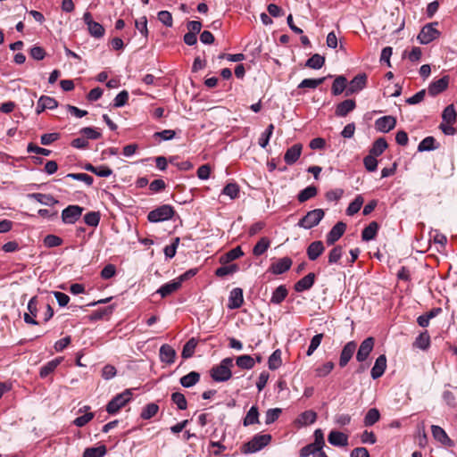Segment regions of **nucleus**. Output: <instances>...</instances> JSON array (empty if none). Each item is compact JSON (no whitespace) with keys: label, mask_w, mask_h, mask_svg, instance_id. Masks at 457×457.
I'll return each instance as SVG.
<instances>
[{"label":"nucleus","mask_w":457,"mask_h":457,"mask_svg":"<svg viewBox=\"0 0 457 457\" xmlns=\"http://www.w3.org/2000/svg\"><path fill=\"white\" fill-rule=\"evenodd\" d=\"M234 366L233 359L224 358L210 370V376L215 382H226L232 377L231 368Z\"/></svg>","instance_id":"1"},{"label":"nucleus","mask_w":457,"mask_h":457,"mask_svg":"<svg viewBox=\"0 0 457 457\" xmlns=\"http://www.w3.org/2000/svg\"><path fill=\"white\" fill-rule=\"evenodd\" d=\"M271 438L270 434H257L249 442L243 445L241 452L248 454L261 451L270 443Z\"/></svg>","instance_id":"2"},{"label":"nucleus","mask_w":457,"mask_h":457,"mask_svg":"<svg viewBox=\"0 0 457 457\" xmlns=\"http://www.w3.org/2000/svg\"><path fill=\"white\" fill-rule=\"evenodd\" d=\"M132 398L131 389H126L122 393L113 397L106 405V411L109 414L117 413Z\"/></svg>","instance_id":"3"},{"label":"nucleus","mask_w":457,"mask_h":457,"mask_svg":"<svg viewBox=\"0 0 457 457\" xmlns=\"http://www.w3.org/2000/svg\"><path fill=\"white\" fill-rule=\"evenodd\" d=\"M324 211L322 209H314L308 212L299 221L300 228L310 229L317 226L324 217Z\"/></svg>","instance_id":"4"},{"label":"nucleus","mask_w":457,"mask_h":457,"mask_svg":"<svg viewBox=\"0 0 457 457\" xmlns=\"http://www.w3.org/2000/svg\"><path fill=\"white\" fill-rule=\"evenodd\" d=\"M174 215V209L169 204H163L153 211L147 215L150 222L156 223L170 220Z\"/></svg>","instance_id":"5"},{"label":"nucleus","mask_w":457,"mask_h":457,"mask_svg":"<svg viewBox=\"0 0 457 457\" xmlns=\"http://www.w3.org/2000/svg\"><path fill=\"white\" fill-rule=\"evenodd\" d=\"M437 22L428 23L425 25L417 38L422 45H427L436 39L440 36V32L436 29Z\"/></svg>","instance_id":"6"},{"label":"nucleus","mask_w":457,"mask_h":457,"mask_svg":"<svg viewBox=\"0 0 457 457\" xmlns=\"http://www.w3.org/2000/svg\"><path fill=\"white\" fill-rule=\"evenodd\" d=\"M83 208L79 205H69L62 212V220L65 224L75 223L81 216Z\"/></svg>","instance_id":"7"},{"label":"nucleus","mask_w":457,"mask_h":457,"mask_svg":"<svg viewBox=\"0 0 457 457\" xmlns=\"http://www.w3.org/2000/svg\"><path fill=\"white\" fill-rule=\"evenodd\" d=\"M374 343L375 340L371 337H367L361 342L356 354V360L359 362H363L368 359L370 353L373 350Z\"/></svg>","instance_id":"8"},{"label":"nucleus","mask_w":457,"mask_h":457,"mask_svg":"<svg viewBox=\"0 0 457 457\" xmlns=\"http://www.w3.org/2000/svg\"><path fill=\"white\" fill-rule=\"evenodd\" d=\"M366 83L367 75L365 73L356 75L349 83V87L346 90V96L361 91L366 87Z\"/></svg>","instance_id":"9"},{"label":"nucleus","mask_w":457,"mask_h":457,"mask_svg":"<svg viewBox=\"0 0 457 457\" xmlns=\"http://www.w3.org/2000/svg\"><path fill=\"white\" fill-rule=\"evenodd\" d=\"M396 125V119L393 116H383L375 121V128L378 131L387 133Z\"/></svg>","instance_id":"10"},{"label":"nucleus","mask_w":457,"mask_h":457,"mask_svg":"<svg viewBox=\"0 0 457 457\" xmlns=\"http://www.w3.org/2000/svg\"><path fill=\"white\" fill-rule=\"evenodd\" d=\"M345 228V223L338 221L328 233L326 243L328 245H334L344 235Z\"/></svg>","instance_id":"11"},{"label":"nucleus","mask_w":457,"mask_h":457,"mask_svg":"<svg viewBox=\"0 0 457 457\" xmlns=\"http://www.w3.org/2000/svg\"><path fill=\"white\" fill-rule=\"evenodd\" d=\"M356 350V344L354 341L348 342L342 349L339 358V366L344 368L347 365L349 361L352 359Z\"/></svg>","instance_id":"12"},{"label":"nucleus","mask_w":457,"mask_h":457,"mask_svg":"<svg viewBox=\"0 0 457 457\" xmlns=\"http://www.w3.org/2000/svg\"><path fill=\"white\" fill-rule=\"evenodd\" d=\"M244 303L243 290L239 287H236L230 291L228 297V309H238Z\"/></svg>","instance_id":"13"},{"label":"nucleus","mask_w":457,"mask_h":457,"mask_svg":"<svg viewBox=\"0 0 457 457\" xmlns=\"http://www.w3.org/2000/svg\"><path fill=\"white\" fill-rule=\"evenodd\" d=\"M292 266V260L289 257H284L273 262L270 270L275 275H280L288 270Z\"/></svg>","instance_id":"14"},{"label":"nucleus","mask_w":457,"mask_h":457,"mask_svg":"<svg viewBox=\"0 0 457 457\" xmlns=\"http://www.w3.org/2000/svg\"><path fill=\"white\" fill-rule=\"evenodd\" d=\"M448 84H449V77L444 76L443 78H441L436 81H433L428 86V94L430 96H435L442 93L443 91H445L447 88Z\"/></svg>","instance_id":"15"},{"label":"nucleus","mask_w":457,"mask_h":457,"mask_svg":"<svg viewBox=\"0 0 457 457\" xmlns=\"http://www.w3.org/2000/svg\"><path fill=\"white\" fill-rule=\"evenodd\" d=\"M303 146L301 144H295L291 147H289L285 155H284V161L287 164L292 165L299 159L301 154H302Z\"/></svg>","instance_id":"16"},{"label":"nucleus","mask_w":457,"mask_h":457,"mask_svg":"<svg viewBox=\"0 0 457 457\" xmlns=\"http://www.w3.org/2000/svg\"><path fill=\"white\" fill-rule=\"evenodd\" d=\"M328 441L334 446H346L348 445V436L343 432L332 430L328 434Z\"/></svg>","instance_id":"17"},{"label":"nucleus","mask_w":457,"mask_h":457,"mask_svg":"<svg viewBox=\"0 0 457 457\" xmlns=\"http://www.w3.org/2000/svg\"><path fill=\"white\" fill-rule=\"evenodd\" d=\"M355 107H356V104H355L354 100H353V99H346V100L339 103L337 105L336 111H335V114L337 117H345L349 112L353 111L355 109Z\"/></svg>","instance_id":"18"},{"label":"nucleus","mask_w":457,"mask_h":457,"mask_svg":"<svg viewBox=\"0 0 457 457\" xmlns=\"http://www.w3.org/2000/svg\"><path fill=\"white\" fill-rule=\"evenodd\" d=\"M386 368V358L384 354L379 355L377 358L375 364L371 369V372H370L371 378L373 379L379 378L384 374Z\"/></svg>","instance_id":"19"},{"label":"nucleus","mask_w":457,"mask_h":457,"mask_svg":"<svg viewBox=\"0 0 457 457\" xmlns=\"http://www.w3.org/2000/svg\"><path fill=\"white\" fill-rule=\"evenodd\" d=\"M314 281L315 274L311 272L304 276L303 278H302L300 280H298L295 284L294 288L296 292H303L305 290L310 289L313 286Z\"/></svg>","instance_id":"20"},{"label":"nucleus","mask_w":457,"mask_h":457,"mask_svg":"<svg viewBox=\"0 0 457 457\" xmlns=\"http://www.w3.org/2000/svg\"><path fill=\"white\" fill-rule=\"evenodd\" d=\"M325 247L321 241H314L307 247V256L311 261L318 259L324 252Z\"/></svg>","instance_id":"21"},{"label":"nucleus","mask_w":457,"mask_h":457,"mask_svg":"<svg viewBox=\"0 0 457 457\" xmlns=\"http://www.w3.org/2000/svg\"><path fill=\"white\" fill-rule=\"evenodd\" d=\"M176 351L169 345H162L160 348V359L162 362L172 364L175 361Z\"/></svg>","instance_id":"22"},{"label":"nucleus","mask_w":457,"mask_h":457,"mask_svg":"<svg viewBox=\"0 0 457 457\" xmlns=\"http://www.w3.org/2000/svg\"><path fill=\"white\" fill-rule=\"evenodd\" d=\"M431 432L436 440L440 442L441 444L452 446L453 441L450 439V437L447 436L445 431L439 426L432 425L431 426Z\"/></svg>","instance_id":"23"},{"label":"nucleus","mask_w":457,"mask_h":457,"mask_svg":"<svg viewBox=\"0 0 457 457\" xmlns=\"http://www.w3.org/2000/svg\"><path fill=\"white\" fill-rule=\"evenodd\" d=\"M62 360V357H58L43 365L39 370L40 378H46L47 376L53 373L55 370V369L61 364Z\"/></svg>","instance_id":"24"},{"label":"nucleus","mask_w":457,"mask_h":457,"mask_svg":"<svg viewBox=\"0 0 457 457\" xmlns=\"http://www.w3.org/2000/svg\"><path fill=\"white\" fill-rule=\"evenodd\" d=\"M244 255V252L240 246H237L220 257V262L221 264H227L230 262L237 260V258Z\"/></svg>","instance_id":"25"},{"label":"nucleus","mask_w":457,"mask_h":457,"mask_svg":"<svg viewBox=\"0 0 457 457\" xmlns=\"http://www.w3.org/2000/svg\"><path fill=\"white\" fill-rule=\"evenodd\" d=\"M180 282L177 279L168 282L162 285L158 290L157 293L162 295V297H166L171 295L173 292L177 291L180 287Z\"/></svg>","instance_id":"26"},{"label":"nucleus","mask_w":457,"mask_h":457,"mask_svg":"<svg viewBox=\"0 0 457 457\" xmlns=\"http://www.w3.org/2000/svg\"><path fill=\"white\" fill-rule=\"evenodd\" d=\"M200 380V374L196 371H191L188 374L180 378L179 382L184 387H192Z\"/></svg>","instance_id":"27"},{"label":"nucleus","mask_w":457,"mask_h":457,"mask_svg":"<svg viewBox=\"0 0 457 457\" xmlns=\"http://www.w3.org/2000/svg\"><path fill=\"white\" fill-rule=\"evenodd\" d=\"M378 224L377 221H371L361 232V238L363 241H370L375 238L378 230Z\"/></svg>","instance_id":"28"},{"label":"nucleus","mask_w":457,"mask_h":457,"mask_svg":"<svg viewBox=\"0 0 457 457\" xmlns=\"http://www.w3.org/2000/svg\"><path fill=\"white\" fill-rule=\"evenodd\" d=\"M29 197L36 200L41 204L51 206L58 203L51 195H46L41 193H33L29 195Z\"/></svg>","instance_id":"29"},{"label":"nucleus","mask_w":457,"mask_h":457,"mask_svg":"<svg viewBox=\"0 0 457 457\" xmlns=\"http://www.w3.org/2000/svg\"><path fill=\"white\" fill-rule=\"evenodd\" d=\"M287 294L288 292L286 286L281 285L273 291L270 302L275 304H279L285 300Z\"/></svg>","instance_id":"30"},{"label":"nucleus","mask_w":457,"mask_h":457,"mask_svg":"<svg viewBox=\"0 0 457 457\" xmlns=\"http://www.w3.org/2000/svg\"><path fill=\"white\" fill-rule=\"evenodd\" d=\"M236 364L241 369L251 370L254 367L255 361L252 356L244 354L236 359Z\"/></svg>","instance_id":"31"},{"label":"nucleus","mask_w":457,"mask_h":457,"mask_svg":"<svg viewBox=\"0 0 457 457\" xmlns=\"http://www.w3.org/2000/svg\"><path fill=\"white\" fill-rule=\"evenodd\" d=\"M380 419V413L379 411L377 408H371L370 409L364 419L363 423L366 427L373 426L375 423H377Z\"/></svg>","instance_id":"32"},{"label":"nucleus","mask_w":457,"mask_h":457,"mask_svg":"<svg viewBox=\"0 0 457 457\" xmlns=\"http://www.w3.org/2000/svg\"><path fill=\"white\" fill-rule=\"evenodd\" d=\"M197 343V340L195 337H192L184 345L181 353L183 359H188L194 355Z\"/></svg>","instance_id":"33"},{"label":"nucleus","mask_w":457,"mask_h":457,"mask_svg":"<svg viewBox=\"0 0 457 457\" xmlns=\"http://www.w3.org/2000/svg\"><path fill=\"white\" fill-rule=\"evenodd\" d=\"M347 79L344 76H337L332 85V94L334 96H338L344 92L346 88Z\"/></svg>","instance_id":"34"},{"label":"nucleus","mask_w":457,"mask_h":457,"mask_svg":"<svg viewBox=\"0 0 457 457\" xmlns=\"http://www.w3.org/2000/svg\"><path fill=\"white\" fill-rule=\"evenodd\" d=\"M243 423L245 427L259 423V411L256 406H252L250 408L244 419Z\"/></svg>","instance_id":"35"},{"label":"nucleus","mask_w":457,"mask_h":457,"mask_svg":"<svg viewBox=\"0 0 457 457\" xmlns=\"http://www.w3.org/2000/svg\"><path fill=\"white\" fill-rule=\"evenodd\" d=\"M456 111L453 106V104H450L446 106L442 113V119L443 122L449 123V124H454L456 121Z\"/></svg>","instance_id":"36"},{"label":"nucleus","mask_w":457,"mask_h":457,"mask_svg":"<svg viewBox=\"0 0 457 457\" xmlns=\"http://www.w3.org/2000/svg\"><path fill=\"white\" fill-rule=\"evenodd\" d=\"M324 63L325 57L319 54H315L306 61L305 66L311 69L319 70L324 65Z\"/></svg>","instance_id":"37"},{"label":"nucleus","mask_w":457,"mask_h":457,"mask_svg":"<svg viewBox=\"0 0 457 457\" xmlns=\"http://www.w3.org/2000/svg\"><path fill=\"white\" fill-rule=\"evenodd\" d=\"M270 245V241L268 237H262L257 244L253 246V253L255 256L263 254Z\"/></svg>","instance_id":"38"},{"label":"nucleus","mask_w":457,"mask_h":457,"mask_svg":"<svg viewBox=\"0 0 457 457\" xmlns=\"http://www.w3.org/2000/svg\"><path fill=\"white\" fill-rule=\"evenodd\" d=\"M106 453V446L102 445L96 447L86 448L83 457H104Z\"/></svg>","instance_id":"39"},{"label":"nucleus","mask_w":457,"mask_h":457,"mask_svg":"<svg viewBox=\"0 0 457 457\" xmlns=\"http://www.w3.org/2000/svg\"><path fill=\"white\" fill-rule=\"evenodd\" d=\"M387 143L384 137L378 138L372 145L370 154L379 156L387 148Z\"/></svg>","instance_id":"40"},{"label":"nucleus","mask_w":457,"mask_h":457,"mask_svg":"<svg viewBox=\"0 0 457 457\" xmlns=\"http://www.w3.org/2000/svg\"><path fill=\"white\" fill-rule=\"evenodd\" d=\"M158 411L159 406L156 403H148L143 408L140 417L143 420H150L151 418L154 417L157 414Z\"/></svg>","instance_id":"41"},{"label":"nucleus","mask_w":457,"mask_h":457,"mask_svg":"<svg viewBox=\"0 0 457 457\" xmlns=\"http://www.w3.org/2000/svg\"><path fill=\"white\" fill-rule=\"evenodd\" d=\"M430 345V337L427 331L420 333L415 339L413 345L421 350H426Z\"/></svg>","instance_id":"42"},{"label":"nucleus","mask_w":457,"mask_h":457,"mask_svg":"<svg viewBox=\"0 0 457 457\" xmlns=\"http://www.w3.org/2000/svg\"><path fill=\"white\" fill-rule=\"evenodd\" d=\"M436 139L434 137H427L418 145L419 152L432 151L438 148V145H435Z\"/></svg>","instance_id":"43"},{"label":"nucleus","mask_w":457,"mask_h":457,"mask_svg":"<svg viewBox=\"0 0 457 457\" xmlns=\"http://www.w3.org/2000/svg\"><path fill=\"white\" fill-rule=\"evenodd\" d=\"M326 78L304 79L298 85V88H316L325 81Z\"/></svg>","instance_id":"44"},{"label":"nucleus","mask_w":457,"mask_h":457,"mask_svg":"<svg viewBox=\"0 0 457 457\" xmlns=\"http://www.w3.org/2000/svg\"><path fill=\"white\" fill-rule=\"evenodd\" d=\"M363 197L361 195H357L354 200L350 203L346 209V214L349 216H353L355 213H357L360 209L361 208V205L363 204Z\"/></svg>","instance_id":"45"},{"label":"nucleus","mask_w":457,"mask_h":457,"mask_svg":"<svg viewBox=\"0 0 457 457\" xmlns=\"http://www.w3.org/2000/svg\"><path fill=\"white\" fill-rule=\"evenodd\" d=\"M317 195V188L314 186H309L303 189L297 195V199L300 203H303Z\"/></svg>","instance_id":"46"},{"label":"nucleus","mask_w":457,"mask_h":457,"mask_svg":"<svg viewBox=\"0 0 457 457\" xmlns=\"http://www.w3.org/2000/svg\"><path fill=\"white\" fill-rule=\"evenodd\" d=\"M282 363L281 360V351L277 349L274 351L271 355L269 357L268 365L270 370H277L280 367Z\"/></svg>","instance_id":"47"},{"label":"nucleus","mask_w":457,"mask_h":457,"mask_svg":"<svg viewBox=\"0 0 457 457\" xmlns=\"http://www.w3.org/2000/svg\"><path fill=\"white\" fill-rule=\"evenodd\" d=\"M87 29L89 34L96 38H100L104 35V28L98 22L94 21L88 24Z\"/></svg>","instance_id":"48"},{"label":"nucleus","mask_w":457,"mask_h":457,"mask_svg":"<svg viewBox=\"0 0 457 457\" xmlns=\"http://www.w3.org/2000/svg\"><path fill=\"white\" fill-rule=\"evenodd\" d=\"M238 265L237 264H231L228 266H226V264H223V266L218 268L215 270V275L217 277L222 278L229 274H233L238 270Z\"/></svg>","instance_id":"49"},{"label":"nucleus","mask_w":457,"mask_h":457,"mask_svg":"<svg viewBox=\"0 0 457 457\" xmlns=\"http://www.w3.org/2000/svg\"><path fill=\"white\" fill-rule=\"evenodd\" d=\"M316 419H317V413L313 411H303L300 417H299V420L298 421L302 424V425H309V424H312L316 421Z\"/></svg>","instance_id":"50"},{"label":"nucleus","mask_w":457,"mask_h":457,"mask_svg":"<svg viewBox=\"0 0 457 457\" xmlns=\"http://www.w3.org/2000/svg\"><path fill=\"white\" fill-rule=\"evenodd\" d=\"M171 401L177 405L179 410L184 411L187 407L185 395L179 392H175L171 395Z\"/></svg>","instance_id":"51"},{"label":"nucleus","mask_w":457,"mask_h":457,"mask_svg":"<svg viewBox=\"0 0 457 457\" xmlns=\"http://www.w3.org/2000/svg\"><path fill=\"white\" fill-rule=\"evenodd\" d=\"M65 178L82 181L88 187L91 186L94 182V179L87 173H69L65 176Z\"/></svg>","instance_id":"52"},{"label":"nucleus","mask_w":457,"mask_h":457,"mask_svg":"<svg viewBox=\"0 0 457 457\" xmlns=\"http://www.w3.org/2000/svg\"><path fill=\"white\" fill-rule=\"evenodd\" d=\"M222 193L229 196L230 199H236L239 194V187L236 183H228L224 187Z\"/></svg>","instance_id":"53"},{"label":"nucleus","mask_w":457,"mask_h":457,"mask_svg":"<svg viewBox=\"0 0 457 457\" xmlns=\"http://www.w3.org/2000/svg\"><path fill=\"white\" fill-rule=\"evenodd\" d=\"M281 412L282 411L279 408L269 409L265 413V424L270 425L275 422L278 419Z\"/></svg>","instance_id":"54"},{"label":"nucleus","mask_w":457,"mask_h":457,"mask_svg":"<svg viewBox=\"0 0 457 457\" xmlns=\"http://www.w3.org/2000/svg\"><path fill=\"white\" fill-rule=\"evenodd\" d=\"M135 26L137 29L140 32V34L145 37L147 38L149 31L147 29V19L145 16H143L139 18L138 20H136Z\"/></svg>","instance_id":"55"},{"label":"nucleus","mask_w":457,"mask_h":457,"mask_svg":"<svg viewBox=\"0 0 457 457\" xmlns=\"http://www.w3.org/2000/svg\"><path fill=\"white\" fill-rule=\"evenodd\" d=\"M334 363L332 361H328L323 365L315 369L316 376L319 378H323L328 375L332 370L334 369Z\"/></svg>","instance_id":"56"},{"label":"nucleus","mask_w":457,"mask_h":457,"mask_svg":"<svg viewBox=\"0 0 457 457\" xmlns=\"http://www.w3.org/2000/svg\"><path fill=\"white\" fill-rule=\"evenodd\" d=\"M323 337H324V335L322 333H320V334L315 335L312 338L310 345H309L307 353H306L307 356L312 355L314 351L320 346V343L322 341Z\"/></svg>","instance_id":"57"},{"label":"nucleus","mask_w":457,"mask_h":457,"mask_svg":"<svg viewBox=\"0 0 457 457\" xmlns=\"http://www.w3.org/2000/svg\"><path fill=\"white\" fill-rule=\"evenodd\" d=\"M158 20L166 27L170 28L173 25L172 15L169 11H161L157 14Z\"/></svg>","instance_id":"58"},{"label":"nucleus","mask_w":457,"mask_h":457,"mask_svg":"<svg viewBox=\"0 0 457 457\" xmlns=\"http://www.w3.org/2000/svg\"><path fill=\"white\" fill-rule=\"evenodd\" d=\"M85 223L91 227H96L99 224L100 221V214L96 212H87L84 216Z\"/></svg>","instance_id":"59"},{"label":"nucleus","mask_w":457,"mask_h":457,"mask_svg":"<svg viewBox=\"0 0 457 457\" xmlns=\"http://www.w3.org/2000/svg\"><path fill=\"white\" fill-rule=\"evenodd\" d=\"M62 244V239L60 237L55 236V235H52V234L47 235L44 238V245L49 248L59 246Z\"/></svg>","instance_id":"60"},{"label":"nucleus","mask_w":457,"mask_h":457,"mask_svg":"<svg viewBox=\"0 0 457 457\" xmlns=\"http://www.w3.org/2000/svg\"><path fill=\"white\" fill-rule=\"evenodd\" d=\"M129 100V93L126 90L120 92L113 100V107L119 108L124 106Z\"/></svg>","instance_id":"61"},{"label":"nucleus","mask_w":457,"mask_h":457,"mask_svg":"<svg viewBox=\"0 0 457 457\" xmlns=\"http://www.w3.org/2000/svg\"><path fill=\"white\" fill-rule=\"evenodd\" d=\"M376 157L377 156L370 154L364 158L363 163L368 171H375L377 170L378 161Z\"/></svg>","instance_id":"62"},{"label":"nucleus","mask_w":457,"mask_h":457,"mask_svg":"<svg viewBox=\"0 0 457 457\" xmlns=\"http://www.w3.org/2000/svg\"><path fill=\"white\" fill-rule=\"evenodd\" d=\"M343 249L340 245L335 246L328 253V263H337L342 256Z\"/></svg>","instance_id":"63"},{"label":"nucleus","mask_w":457,"mask_h":457,"mask_svg":"<svg viewBox=\"0 0 457 457\" xmlns=\"http://www.w3.org/2000/svg\"><path fill=\"white\" fill-rule=\"evenodd\" d=\"M94 418L93 412H86L81 416L77 417L73 420V424L79 428L84 427Z\"/></svg>","instance_id":"64"}]
</instances>
